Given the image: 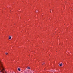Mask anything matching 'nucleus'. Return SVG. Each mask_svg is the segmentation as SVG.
<instances>
[{
	"instance_id": "obj_1",
	"label": "nucleus",
	"mask_w": 73,
	"mask_h": 73,
	"mask_svg": "<svg viewBox=\"0 0 73 73\" xmlns=\"http://www.w3.org/2000/svg\"><path fill=\"white\" fill-rule=\"evenodd\" d=\"M18 70L19 71V72H20V68H18Z\"/></svg>"
},
{
	"instance_id": "obj_3",
	"label": "nucleus",
	"mask_w": 73,
	"mask_h": 73,
	"mask_svg": "<svg viewBox=\"0 0 73 73\" xmlns=\"http://www.w3.org/2000/svg\"><path fill=\"white\" fill-rule=\"evenodd\" d=\"M9 39H11V37L9 36Z\"/></svg>"
},
{
	"instance_id": "obj_4",
	"label": "nucleus",
	"mask_w": 73,
	"mask_h": 73,
	"mask_svg": "<svg viewBox=\"0 0 73 73\" xmlns=\"http://www.w3.org/2000/svg\"><path fill=\"white\" fill-rule=\"evenodd\" d=\"M27 69H30V67H27Z\"/></svg>"
},
{
	"instance_id": "obj_5",
	"label": "nucleus",
	"mask_w": 73,
	"mask_h": 73,
	"mask_svg": "<svg viewBox=\"0 0 73 73\" xmlns=\"http://www.w3.org/2000/svg\"><path fill=\"white\" fill-rule=\"evenodd\" d=\"M8 53H7V52H6V53H5V54H6V55H8Z\"/></svg>"
},
{
	"instance_id": "obj_2",
	"label": "nucleus",
	"mask_w": 73,
	"mask_h": 73,
	"mask_svg": "<svg viewBox=\"0 0 73 73\" xmlns=\"http://www.w3.org/2000/svg\"><path fill=\"white\" fill-rule=\"evenodd\" d=\"M62 64L61 63L60 64H59V66H62Z\"/></svg>"
},
{
	"instance_id": "obj_6",
	"label": "nucleus",
	"mask_w": 73,
	"mask_h": 73,
	"mask_svg": "<svg viewBox=\"0 0 73 73\" xmlns=\"http://www.w3.org/2000/svg\"><path fill=\"white\" fill-rule=\"evenodd\" d=\"M45 64V63H43V64H42V65H44V64Z\"/></svg>"
},
{
	"instance_id": "obj_7",
	"label": "nucleus",
	"mask_w": 73,
	"mask_h": 73,
	"mask_svg": "<svg viewBox=\"0 0 73 73\" xmlns=\"http://www.w3.org/2000/svg\"><path fill=\"white\" fill-rule=\"evenodd\" d=\"M1 72V71H0V73Z\"/></svg>"
}]
</instances>
